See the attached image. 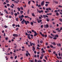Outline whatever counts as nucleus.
Returning a JSON list of instances; mask_svg holds the SVG:
<instances>
[{
    "instance_id": "57",
    "label": "nucleus",
    "mask_w": 62,
    "mask_h": 62,
    "mask_svg": "<svg viewBox=\"0 0 62 62\" xmlns=\"http://www.w3.org/2000/svg\"><path fill=\"white\" fill-rule=\"evenodd\" d=\"M49 10H51V8H48Z\"/></svg>"
},
{
    "instance_id": "29",
    "label": "nucleus",
    "mask_w": 62,
    "mask_h": 62,
    "mask_svg": "<svg viewBox=\"0 0 62 62\" xmlns=\"http://www.w3.org/2000/svg\"><path fill=\"white\" fill-rule=\"evenodd\" d=\"M50 46L52 48H54V46L52 45H50Z\"/></svg>"
},
{
    "instance_id": "58",
    "label": "nucleus",
    "mask_w": 62,
    "mask_h": 62,
    "mask_svg": "<svg viewBox=\"0 0 62 62\" xmlns=\"http://www.w3.org/2000/svg\"><path fill=\"white\" fill-rule=\"evenodd\" d=\"M30 62H33V60H31L30 61Z\"/></svg>"
},
{
    "instance_id": "37",
    "label": "nucleus",
    "mask_w": 62,
    "mask_h": 62,
    "mask_svg": "<svg viewBox=\"0 0 62 62\" xmlns=\"http://www.w3.org/2000/svg\"><path fill=\"white\" fill-rule=\"evenodd\" d=\"M54 39H57V38L56 37H54L53 38Z\"/></svg>"
},
{
    "instance_id": "52",
    "label": "nucleus",
    "mask_w": 62,
    "mask_h": 62,
    "mask_svg": "<svg viewBox=\"0 0 62 62\" xmlns=\"http://www.w3.org/2000/svg\"><path fill=\"white\" fill-rule=\"evenodd\" d=\"M15 25V24H13L12 25V26L14 27Z\"/></svg>"
},
{
    "instance_id": "10",
    "label": "nucleus",
    "mask_w": 62,
    "mask_h": 62,
    "mask_svg": "<svg viewBox=\"0 0 62 62\" xmlns=\"http://www.w3.org/2000/svg\"><path fill=\"white\" fill-rule=\"evenodd\" d=\"M39 34H40V35H41V36H42V37H44V34H42V33H41V32H39Z\"/></svg>"
},
{
    "instance_id": "49",
    "label": "nucleus",
    "mask_w": 62,
    "mask_h": 62,
    "mask_svg": "<svg viewBox=\"0 0 62 62\" xmlns=\"http://www.w3.org/2000/svg\"><path fill=\"white\" fill-rule=\"evenodd\" d=\"M3 5H6V2H4L3 3Z\"/></svg>"
},
{
    "instance_id": "63",
    "label": "nucleus",
    "mask_w": 62,
    "mask_h": 62,
    "mask_svg": "<svg viewBox=\"0 0 62 62\" xmlns=\"http://www.w3.org/2000/svg\"><path fill=\"white\" fill-rule=\"evenodd\" d=\"M47 48H50V46H47Z\"/></svg>"
},
{
    "instance_id": "47",
    "label": "nucleus",
    "mask_w": 62,
    "mask_h": 62,
    "mask_svg": "<svg viewBox=\"0 0 62 62\" xmlns=\"http://www.w3.org/2000/svg\"><path fill=\"white\" fill-rule=\"evenodd\" d=\"M17 56H16L15 57V59H16V58H17Z\"/></svg>"
},
{
    "instance_id": "36",
    "label": "nucleus",
    "mask_w": 62,
    "mask_h": 62,
    "mask_svg": "<svg viewBox=\"0 0 62 62\" xmlns=\"http://www.w3.org/2000/svg\"><path fill=\"white\" fill-rule=\"evenodd\" d=\"M5 13L6 14H8V12L7 10H6V11H5Z\"/></svg>"
},
{
    "instance_id": "30",
    "label": "nucleus",
    "mask_w": 62,
    "mask_h": 62,
    "mask_svg": "<svg viewBox=\"0 0 62 62\" xmlns=\"http://www.w3.org/2000/svg\"><path fill=\"white\" fill-rule=\"evenodd\" d=\"M46 21L47 22H49V19L48 18H47Z\"/></svg>"
},
{
    "instance_id": "23",
    "label": "nucleus",
    "mask_w": 62,
    "mask_h": 62,
    "mask_svg": "<svg viewBox=\"0 0 62 62\" xmlns=\"http://www.w3.org/2000/svg\"><path fill=\"white\" fill-rule=\"evenodd\" d=\"M49 38H51V39H53V37H51V36H49Z\"/></svg>"
},
{
    "instance_id": "50",
    "label": "nucleus",
    "mask_w": 62,
    "mask_h": 62,
    "mask_svg": "<svg viewBox=\"0 0 62 62\" xmlns=\"http://www.w3.org/2000/svg\"><path fill=\"white\" fill-rule=\"evenodd\" d=\"M38 7H41V5H39L38 6Z\"/></svg>"
},
{
    "instance_id": "1",
    "label": "nucleus",
    "mask_w": 62,
    "mask_h": 62,
    "mask_svg": "<svg viewBox=\"0 0 62 62\" xmlns=\"http://www.w3.org/2000/svg\"><path fill=\"white\" fill-rule=\"evenodd\" d=\"M24 23H25V24H27V23H30V22H29L27 21L26 22V21H24Z\"/></svg>"
},
{
    "instance_id": "19",
    "label": "nucleus",
    "mask_w": 62,
    "mask_h": 62,
    "mask_svg": "<svg viewBox=\"0 0 62 62\" xmlns=\"http://www.w3.org/2000/svg\"><path fill=\"white\" fill-rule=\"evenodd\" d=\"M58 35L57 34L56 35H55V37H57V38H58Z\"/></svg>"
},
{
    "instance_id": "12",
    "label": "nucleus",
    "mask_w": 62,
    "mask_h": 62,
    "mask_svg": "<svg viewBox=\"0 0 62 62\" xmlns=\"http://www.w3.org/2000/svg\"><path fill=\"white\" fill-rule=\"evenodd\" d=\"M14 13L13 12V11H12L11 12V14L12 15H13V14Z\"/></svg>"
},
{
    "instance_id": "60",
    "label": "nucleus",
    "mask_w": 62,
    "mask_h": 62,
    "mask_svg": "<svg viewBox=\"0 0 62 62\" xmlns=\"http://www.w3.org/2000/svg\"><path fill=\"white\" fill-rule=\"evenodd\" d=\"M44 37H47V36L46 35H44Z\"/></svg>"
},
{
    "instance_id": "39",
    "label": "nucleus",
    "mask_w": 62,
    "mask_h": 62,
    "mask_svg": "<svg viewBox=\"0 0 62 62\" xmlns=\"http://www.w3.org/2000/svg\"><path fill=\"white\" fill-rule=\"evenodd\" d=\"M48 5V4H45V6H46V7H47Z\"/></svg>"
},
{
    "instance_id": "7",
    "label": "nucleus",
    "mask_w": 62,
    "mask_h": 62,
    "mask_svg": "<svg viewBox=\"0 0 62 62\" xmlns=\"http://www.w3.org/2000/svg\"><path fill=\"white\" fill-rule=\"evenodd\" d=\"M34 33V37L36 36H37V35H38V33H37L36 32H36H35Z\"/></svg>"
},
{
    "instance_id": "33",
    "label": "nucleus",
    "mask_w": 62,
    "mask_h": 62,
    "mask_svg": "<svg viewBox=\"0 0 62 62\" xmlns=\"http://www.w3.org/2000/svg\"><path fill=\"white\" fill-rule=\"evenodd\" d=\"M19 30V28H17L16 30V31H17V30Z\"/></svg>"
},
{
    "instance_id": "56",
    "label": "nucleus",
    "mask_w": 62,
    "mask_h": 62,
    "mask_svg": "<svg viewBox=\"0 0 62 62\" xmlns=\"http://www.w3.org/2000/svg\"><path fill=\"white\" fill-rule=\"evenodd\" d=\"M53 54H56V52L55 51H54L53 52Z\"/></svg>"
},
{
    "instance_id": "24",
    "label": "nucleus",
    "mask_w": 62,
    "mask_h": 62,
    "mask_svg": "<svg viewBox=\"0 0 62 62\" xmlns=\"http://www.w3.org/2000/svg\"><path fill=\"white\" fill-rule=\"evenodd\" d=\"M4 27H5V28H8V26H6V25H4Z\"/></svg>"
},
{
    "instance_id": "61",
    "label": "nucleus",
    "mask_w": 62,
    "mask_h": 62,
    "mask_svg": "<svg viewBox=\"0 0 62 62\" xmlns=\"http://www.w3.org/2000/svg\"><path fill=\"white\" fill-rule=\"evenodd\" d=\"M41 28H43V25H42L41 26Z\"/></svg>"
},
{
    "instance_id": "31",
    "label": "nucleus",
    "mask_w": 62,
    "mask_h": 62,
    "mask_svg": "<svg viewBox=\"0 0 62 62\" xmlns=\"http://www.w3.org/2000/svg\"><path fill=\"white\" fill-rule=\"evenodd\" d=\"M30 23L31 25H33V22H31Z\"/></svg>"
},
{
    "instance_id": "64",
    "label": "nucleus",
    "mask_w": 62,
    "mask_h": 62,
    "mask_svg": "<svg viewBox=\"0 0 62 62\" xmlns=\"http://www.w3.org/2000/svg\"><path fill=\"white\" fill-rule=\"evenodd\" d=\"M60 30H62V27H61V28H60Z\"/></svg>"
},
{
    "instance_id": "34",
    "label": "nucleus",
    "mask_w": 62,
    "mask_h": 62,
    "mask_svg": "<svg viewBox=\"0 0 62 62\" xmlns=\"http://www.w3.org/2000/svg\"><path fill=\"white\" fill-rule=\"evenodd\" d=\"M25 35L26 36H28V33H27V32H26Z\"/></svg>"
},
{
    "instance_id": "2",
    "label": "nucleus",
    "mask_w": 62,
    "mask_h": 62,
    "mask_svg": "<svg viewBox=\"0 0 62 62\" xmlns=\"http://www.w3.org/2000/svg\"><path fill=\"white\" fill-rule=\"evenodd\" d=\"M44 27L46 28H48L49 27V25L48 24H46V25H44Z\"/></svg>"
},
{
    "instance_id": "22",
    "label": "nucleus",
    "mask_w": 62,
    "mask_h": 62,
    "mask_svg": "<svg viewBox=\"0 0 62 62\" xmlns=\"http://www.w3.org/2000/svg\"><path fill=\"white\" fill-rule=\"evenodd\" d=\"M56 15L57 16H59V14L57 12L56 13Z\"/></svg>"
},
{
    "instance_id": "5",
    "label": "nucleus",
    "mask_w": 62,
    "mask_h": 62,
    "mask_svg": "<svg viewBox=\"0 0 62 62\" xmlns=\"http://www.w3.org/2000/svg\"><path fill=\"white\" fill-rule=\"evenodd\" d=\"M30 34H28V36H27V38L29 39H31V38L30 37Z\"/></svg>"
},
{
    "instance_id": "11",
    "label": "nucleus",
    "mask_w": 62,
    "mask_h": 62,
    "mask_svg": "<svg viewBox=\"0 0 62 62\" xmlns=\"http://www.w3.org/2000/svg\"><path fill=\"white\" fill-rule=\"evenodd\" d=\"M23 17H24V16L23 15H22L21 16H19V18H23Z\"/></svg>"
},
{
    "instance_id": "27",
    "label": "nucleus",
    "mask_w": 62,
    "mask_h": 62,
    "mask_svg": "<svg viewBox=\"0 0 62 62\" xmlns=\"http://www.w3.org/2000/svg\"><path fill=\"white\" fill-rule=\"evenodd\" d=\"M59 20L61 22H62V19L61 18H60L59 19Z\"/></svg>"
},
{
    "instance_id": "59",
    "label": "nucleus",
    "mask_w": 62,
    "mask_h": 62,
    "mask_svg": "<svg viewBox=\"0 0 62 62\" xmlns=\"http://www.w3.org/2000/svg\"><path fill=\"white\" fill-rule=\"evenodd\" d=\"M28 16H24V18H27V17H28Z\"/></svg>"
},
{
    "instance_id": "55",
    "label": "nucleus",
    "mask_w": 62,
    "mask_h": 62,
    "mask_svg": "<svg viewBox=\"0 0 62 62\" xmlns=\"http://www.w3.org/2000/svg\"><path fill=\"white\" fill-rule=\"evenodd\" d=\"M40 59H42L43 57H40Z\"/></svg>"
},
{
    "instance_id": "26",
    "label": "nucleus",
    "mask_w": 62,
    "mask_h": 62,
    "mask_svg": "<svg viewBox=\"0 0 62 62\" xmlns=\"http://www.w3.org/2000/svg\"><path fill=\"white\" fill-rule=\"evenodd\" d=\"M6 2L7 3H9V1L8 0H6Z\"/></svg>"
},
{
    "instance_id": "41",
    "label": "nucleus",
    "mask_w": 62,
    "mask_h": 62,
    "mask_svg": "<svg viewBox=\"0 0 62 62\" xmlns=\"http://www.w3.org/2000/svg\"><path fill=\"white\" fill-rule=\"evenodd\" d=\"M36 48L37 49H38V50H39V49H39V47H36Z\"/></svg>"
},
{
    "instance_id": "48",
    "label": "nucleus",
    "mask_w": 62,
    "mask_h": 62,
    "mask_svg": "<svg viewBox=\"0 0 62 62\" xmlns=\"http://www.w3.org/2000/svg\"><path fill=\"white\" fill-rule=\"evenodd\" d=\"M21 23H22V24H23V23H24V22L23 21H22L21 22Z\"/></svg>"
},
{
    "instance_id": "17",
    "label": "nucleus",
    "mask_w": 62,
    "mask_h": 62,
    "mask_svg": "<svg viewBox=\"0 0 62 62\" xmlns=\"http://www.w3.org/2000/svg\"><path fill=\"white\" fill-rule=\"evenodd\" d=\"M17 9L18 10V11H20V8H18Z\"/></svg>"
},
{
    "instance_id": "40",
    "label": "nucleus",
    "mask_w": 62,
    "mask_h": 62,
    "mask_svg": "<svg viewBox=\"0 0 62 62\" xmlns=\"http://www.w3.org/2000/svg\"><path fill=\"white\" fill-rule=\"evenodd\" d=\"M26 56H28V54L26 53Z\"/></svg>"
},
{
    "instance_id": "3",
    "label": "nucleus",
    "mask_w": 62,
    "mask_h": 62,
    "mask_svg": "<svg viewBox=\"0 0 62 62\" xmlns=\"http://www.w3.org/2000/svg\"><path fill=\"white\" fill-rule=\"evenodd\" d=\"M13 37H17L18 36V34H13Z\"/></svg>"
},
{
    "instance_id": "20",
    "label": "nucleus",
    "mask_w": 62,
    "mask_h": 62,
    "mask_svg": "<svg viewBox=\"0 0 62 62\" xmlns=\"http://www.w3.org/2000/svg\"><path fill=\"white\" fill-rule=\"evenodd\" d=\"M23 13V11H20V13L21 14H22Z\"/></svg>"
},
{
    "instance_id": "21",
    "label": "nucleus",
    "mask_w": 62,
    "mask_h": 62,
    "mask_svg": "<svg viewBox=\"0 0 62 62\" xmlns=\"http://www.w3.org/2000/svg\"><path fill=\"white\" fill-rule=\"evenodd\" d=\"M52 44H54V45H56V44H55V42H53V43H52Z\"/></svg>"
},
{
    "instance_id": "62",
    "label": "nucleus",
    "mask_w": 62,
    "mask_h": 62,
    "mask_svg": "<svg viewBox=\"0 0 62 62\" xmlns=\"http://www.w3.org/2000/svg\"><path fill=\"white\" fill-rule=\"evenodd\" d=\"M32 16H34L35 15L34 14H32Z\"/></svg>"
},
{
    "instance_id": "51",
    "label": "nucleus",
    "mask_w": 62,
    "mask_h": 62,
    "mask_svg": "<svg viewBox=\"0 0 62 62\" xmlns=\"http://www.w3.org/2000/svg\"><path fill=\"white\" fill-rule=\"evenodd\" d=\"M59 45L60 47H61V44L59 43Z\"/></svg>"
},
{
    "instance_id": "28",
    "label": "nucleus",
    "mask_w": 62,
    "mask_h": 62,
    "mask_svg": "<svg viewBox=\"0 0 62 62\" xmlns=\"http://www.w3.org/2000/svg\"><path fill=\"white\" fill-rule=\"evenodd\" d=\"M14 15H15V16L16 17L17 16V14L16 13H15L14 14Z\"/></svg>"
},
{
    "instance_id": "46",
    "label": "nucleus",
    "mask_w": 62,
    "mask_h": 62,
    "mask_svg": "<svg viewBox=\"0 0 62 62\" xmlns=\"http://www.w3.org/2000/svg\"><path fill=\"white\" fill-rule=\"evenodd\" d=\"M9 18H11V16H9Z\"/></svg>"
},
{
    "instance_id": "16",
    "label": "nucleus",
    "mask_w": 62,
    "mask_h": 62,
    "mask_svg": "<svg viewBox=\"0 0 62 62\" xmlns=\"http://www.w3.org/2000/svg\"><path fill=\"white\" fill-rule=\"evenodd\" d=\"M31 31H32V32H34V33H35V32H36V31H35L34 30H31Z\"/></svg>"
},
{
    "instance_id": "44",
    "label": "nucleus",
    "mask_w": 62,
    "mask_h": 62,
    "mask_svg": "<svg viewBox=\"0 0 62 62\" xmlns=\"http://www.w3.org/2000/svg\"><path fill=\"white\" fill-rule=\"evenodd\" d=\"M7 6H8V7H9V4H7Z\"/></svg>"
},
{
    "instance_id": "8",
    "label": "nucleus",
    "mask_w": 62,
    "mask_h": 62,
    "mask_svg": "<svg viewBox=\"0 0 62 62\" xmlns=\"http://www.w3.org/2000/svg\"><path fill=\"white\" fill-rule=\"evenodd\" d=\"M54 11L55 12H57V11L58 12H60V10L59 9H58V10H55Z\"/></svg>"
},
{
    "instance_id": "35",
    "label": "nucleus",
    "mask_w": 62,
    "mask_h": 62,
    "mask_svg": "<svg viewBox=\"0 0 62 62\" xmlns=\"http://www.w3.org/2000/svg\"><path fill=\"white\" fill-rule=\"evenodd\" d=\"M58 7L59 8H62V6L61 5H59L58 6Z\"/></svg>"
},
{
    "instance_id": "43",
    "label": "nucleus",
    "mask_w": 62,
    "mask_h": 62,
    "mask_svg": "<svg viewBox=\"0 0 62 62\" xmlns=\"http://www.w3.org/2000/svg\"><path fill=\"white\" fill-rule=\"evenodd\" d=\"M48 52L49 53H51V51L49 50H48Z\"/></svg>"
},
{
    "instance_id": "54",
    "label": "nucleus",
    "mask_w": 62,
    "mask_h": 62,
    "mask_svg": "<svg viewBox=\"0 0 62 62\" xmlns=\"http://www.w3.org/2000/svg\"><path fill=\"white\" fill-rule=\"evenodd\" d=\"M8 37H6L5 38L6 40H8Z\"/></svg>"
},
{
    "instance_id": "53",
    "label": "nucleus",
    "mask_w": 62,
    "mask_h": 62,
    "mask_svg": "<svg viewBox=\"0 0 62 62\" xmlns=\"http://www.w3.org/2000/svg\"><path fill=\"white\" fill-rule=\"evenodd\" d=\"M37 62H41V61L40 60H39Z\"/></svg>"
},
{
    "instance_id": "38",
    "label": "nucleus",
    "mask_w": 62,
    "mask_h": 62,
    "mask_svg": "<svg viewBox=\"0 0 62 62\" xmlns=\"http://www.w3.org/2000/svg\"><path fill=\"white\" fill-rule=\"evenodd\" d=\"M31 3V1H29L28 2V4L29 5H30V3Z\"/></svg>"
},
{
    "instance_id": "6",
    "label": "nucleus",
    "mask_w": 62,
    "mask_h": 62,
    "mask_svg": "<svg viewBox=\"0 0 62 62\" xmlns=\"http://www.w3.org/2000/svg\"><path fill=\"white\" fill-rule=\"evenodd\" d=\"M43 17L44 18H46H46H48V16L46 15H43Z\"/></svg>"
},
{
    "instance_id": "45",
    "label": "nucleus",
    "mask_w": 62,
    "mask_h": 62,
    "mask_svg": "<svg viewBox=\"0 0 62 62\" xmlns=\"http://www.w3.org/2000/svg\"><path fill=\"white\" fill-rule=\"evenodd\" d=\"M40 43H42L43 42V41L42 40H41L40 41Z\"/></svg>"
},
{
    "instance_id": "32",
    "label": "nucleus",
    "mask_w": 62,
    "mask_h": 62,
    "mask_svg": "<svg viewBox=\"0 0 62 62\" xmlns=\"http://www.w3.org/2000/svg\"><path fill=\"white\" fill-rule=\"evenodd\" d=\"M16 21H18V18H16Z\"/></svg>"
},
{
    "instance_id": "9",
    "label": "nucleus",
    "mask_w": 62,
    "mask_h": 62,
    "mask_svg": "<svg viewBox=\"0 0 62 62\" xmlns=\"http://www.w3.org/2000/svg\"><path fill=\"white\" fill-rule=\"evenodd\" d=\"M37 21H38V23H40V22H41L42 21L41 20H39V21L38 19H37Z\"/></svg>"
},
{
    "instance_id": "4",
    "label": "nucleus",
    "mask_w": 62,
    "mask_h": 62,
    "mask_svg": "<svg viewBox=\"0 0 62 62\" xmlns=\"http://www.w3.org/2000/svg\"><path fill=\"white\" fill-rule=\"evenodd\" d=\"M44 1H42L41 3V5L42 6H43V5H44Z\"/></svg>"
},
{
    "instance_id": "13",
    "label": "nucleus",
    "mask_w": 62,
    "mask_h": 62,
    "mask_svg": "<svg viewBox=\"0 0 62 62\" xmlns=\"http://www.w3.org/2000/svg\"><path fill=\"white\" fill-rule=\"evenodd\" d=\"M32 48L33 49H32L33 51H34L35 50V47L34 46L32 47Z\"/></svg>"
},
{
    "instance_id": "18",
    "label": "nucleus",
    "mask_w": 62,
    "mask_h": 62,
    "mask_svg": "<svg viewBox=\"0 0 62 62\" xmlns=\"http://www.w3.org/2000/svg\"><path fill=\"white\" fill-rule=\"evenodd\" d=\"M45 59H46V60H47V57L46 56H45Z\"/></svg>"
},
{
    "instance_id": "25",
    "label": "nucleus",
    "mask_w": 62,
    "mask_h": 62,
    "mask_svg": "<svg viewBox=\"0 0 62 62\" xmlns=\"http://www.w3.org/2000/svg\"><path fill=\"white\" fill-rule=\"evenodd\" d=\"M29 11H30V10L29 9H28L27 12V14H29Z\"/></svg>"
},
{
    "instance_id": "15",
    "label": "nucleus",
    "mask_w": 62,
    "mask_h": 62,
    "mask_svg": "<svg viewBox=\"0 0 62 62\" xmlns=\"http://www.w3.org/2000/svg\"><path fill=\"white\" fill-rule=\"evenodd\" d=\"M19 2V0H17L16 1V4H18Z\"/></svg>"
},
{
    "instance_id": "14",
    "label": "nucleus",
    "mask_w": 62,
    "mask_h": 62,
    "mask_svg": "<svg viewBox=\"0 0 62 62\" xmlns=\"http://www.w3.org/2000/svg\"><path fill=\"white\" fill-rule=\"evenodd\" d=\"M39 13H41V12H43V10H41V11H39Z\"/></svg>"
},
{
    "instance_id": "42",
    "label": "nucleus",
    "mask_w": 62,
    "mask_h": 62,
    "mask_svg": "<svg viewBox=\"0 0 62 62\" xmlns=\"http://www.w3.org/2000/svg\"><path fill=\"white\" fill-rule=\"evenodd\" d=\"M15 45H16V46L14 47V48H16V47H17V45H16V44H15Z\"/></svg>"
}]
</instances>
